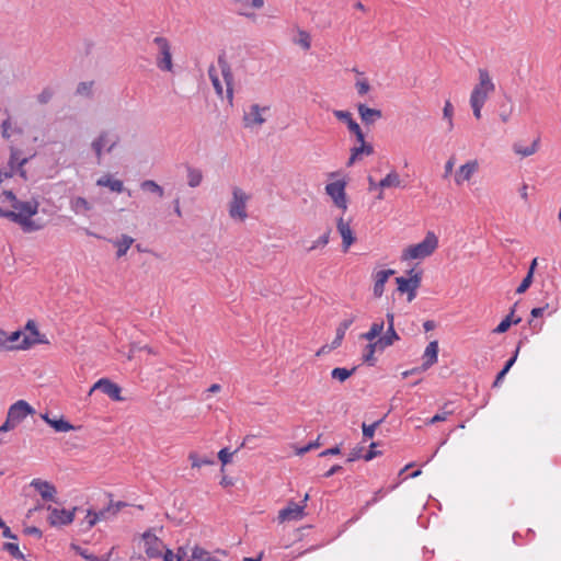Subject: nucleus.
<instances>
[{
    "instance_id": "69168bd1",
    "label": "nucleus",
    "mask_w": 561,
    "mask_h": 561,
    "mask_svg": "<svg viewBox=\"0 0 561 561\" xmlns=\"http://www.w3.org/2000/svg\"><path fill=\"white\" fill-rule=\"evenodd\" d=\"M236 451L231 453L229 451L228 448H222L219 453H218V458L219 460L222 462V465H227L228 462H230L231 460V457L232 455L234 454Z\"/></svg>"
},
{
    "instance_id": "bb28decb",
    "label": "nucleus",
    "mask_w": 561,
    "mask_h": 561,
    "mask_svg": "<svg viewBox=\"0 0 561 561\" xmlns=\"http://www.w3.org/2000/svg\"><path fill=\"white\" fill-rule=\"evenodd\" d=\"M333 115L340 122L347 125L350 133L358 130V123L353 118L352 113L348 111L334 110Z\"/></svg>"
},
{
    "instance_id": "052dcab7",
    "label": "nucleus",
    "mask_w": 561,
    "mask_h": 561,
    "mask_svg": "<svg viewBox=\"0 0 561 561\" xmlns=\"http://www.w3.org/2000/svg\"><path fill=\"white\" fill-rule=\"evenodd\" d=\"M319 439H320V436L314 442H311V443H309L308 445H306L304 447L296 448V454L297 455H305L306 453L320 447L321 444H320Z\"/></svg>"
},
{
    "instance_id": "cd10ccee",
    "label": "nucleus",
    "mask_w": 561,
    "mask_h": 561,
    "mask_svg": "<svg viewBox=\"0 0 561 561\" xmlns=\"http://www.w3.org/2000/svg\"><path fill=\"white\" fill-rule=\"evenodd\" d=\"M70 208L77 215H85L92 209V205L84 197L77 196L71 198Z\"/></svg>"
},
{
    "instance_id": "603ef678",
    "label": "nucleus",
    "mask_w": 561,
    "mask_h": 561,
    "mask_svg": "<svg viewBox=\"0 0 561 561\" xmlns=\"http://www.w3.org/2000/svg\"><path fill=\"white\" fill-rule=\"evenodd\" d=\"M488 98H489L488 94L480 92L479 90H472V92L470 94V103H478V104L484 105Z\"/></svg>"
},
{
    "instance_id": "473e14b6",
    "label": "nucleus",
    "mask_w": 561,
    "mask_h": 561,
    "mask_svg": "<svg viewBox=\"0 0 561 561\" xmlns=\"http://www.w3.org/2000/svg\"><path fill=\"white\" fill-rule=\"evenodd\" d=\"M43 419L46 423H48L56 432L65 433L73 430V426L66 420H51L48 417V414H44Z\"/></svg>"
},
{
    "instance_id": "f704fd0d",
    "label": "nucleus",
    "mask_w": 561,
    "mask_h": 561,
    "mask_svg": "<svg viewBox=\"0 0 561 561\" xmlns=\"http://www.w3.org/2000/svg\"><path fill=\"white\" fill-rule=\"evenodd\" d=\"M401 185V180L399 174L396 171L390 172L386 178H383L379 183L378 187L388 188V187H398Z\"/></svg>"
},
{
    "instance_id": "e2e57ef3",
    "label": "nucleus",
    "mask_w": 561,
    "mask_h": 561,
    "mask_svg": "<svg viewBox=\"0 0 561 561\" xmlns=\"http://www.w3.org/2000/svg\"><path fill=\"white\" fill-rule=\"evenodd\" d=\"M113 507H114L113 506V502H111L107 507H105V508H103V510H101L99 512H95V515L99 517V520L107 519L111 516H113L112 515Z\"/></svg>"
},
{
    "instance_id": "aec40b11",
    "label": "nucleus",
    "mask_w": 561,
    "mask_h": 561,
    "mask_svg": "<svg viewBox=\"0 0 561 561\" xmlns=\"http://www.w3.org/2000/svg\"><path fill=\"white\" fill-rule=\"evenodd\" d=\"M374 153V147L371 144H360L351 149V156L347 161V167L353 165L356 161L360 160L363 154L371 156Z\"/></svg>"
},
{
    "instance_id": "4468645a",
    "label": "nucleus",
    "mask_w": 561,
    "mask_h": 561,
    "mask_svg": "<svg viewBox=\"0 0 561 561\" xmlns=\"http://www.w3.org/2000/svg\"><path fill=\"white\" fill-rule=\"evenodd\" d=\"M145 543V552L149 558H158L161 556L162 541L153 534L145 533L142 535Z\"/></svg>"
},
{
    "instance_id": "6e6552de",
    "label": "nucleus",
    "mask_w": 561,
    "mask_h": 561,
    "mask_svg": "<svg viewBox=\"0 0 561 561\" xmlns=\"http://www.w3.org/2000/svg\"><path fill=\"white\" fill-rule=\"evenodd\" d=\"M345 186V181H335L325 186V192L333 199L334 205L343 210L347 208Z\"/></svg>"
},
{
    "instance_id": "f257e3e1",
    "label": "nucleus",
    "mask_w": 561,
    "mask_h": 561,
    "mask_svg": "<svg viewBox=\"0 0 561 561\" xmlns=\"http://www.w3.org/2000/svg\"><path fill=\"white\" fill-rule=\"evenodd\" d=\"M39 203L35 199L31 201H15L12 204V208L16 210L22 218V230L24 232H32L42 229L41 225H37L32 217L37 214Z\"/></svg>"
},
{
    "instance_id": "680f3d73",
    "label": "nucleus",
    "mask_w": 561,
    "mask_h": 561,
    "mask_svg": "<svg viewBox=\"0 0 561 561\" xmlns=\"http://www.w3.org/2000/svg\"><path fill=\"white\" fill-rule=\"evenodd\" d=\"M24 337V332L23 331H15V332H12L10 335H7V342L8 344H13V343H21L22 339Z\"/></svg>"
},
{
    "instance_id": "3c124183",
    "label": "nucleus",
    "mask_w": 561,
    "mask_h": 561,
    "mask_svg": "<svg viewBox=\"0 0 561 561\" xmlns=\"http://www.w3.org/2000/svg\"><path fill=\"white\" fill-rule=\"evenodd\" d=\"M71 549L88 561H100L98 556L90 553L87 549H83L80 546L71 545Z\"/></svg>"
},
{
    "instance_id": "20e7f679",
    "label": "nucleus",
    "mask_w": 561,
    "mask_h": 561,
    "mask_svg": "<svg viewBox=\"0 0 561 561\" xmlns=\"http://www.w3.org/2000/svg\"><path fill=\"white\" fill-rule=\"evenodd\" d=\"M153 44L158 48V55L156 59L157 67L162 71H172V54L168 38L163 36H157L153 38Z\"/></svg>"
},
{
    "instance_id": "b1692460",
    "label": "nucleus",
    "mask_w": 561,
    "mask_h": 561,
    "mask_svg": "<svg viewBox=\"0 0 561 561\" xmlns=\"http://www.w3.org/2000/svg\"><path fill=\"white\" fill-rule=\"evenodd\" d=\"M98 186L108 187L112 192L122 193L125 187L121 180L114 179L111 174H104L96 181Z\"/></svg>"
},
{
    "instance_id": "7c9ffc66",
    "label": "nucleus",
    "mask_w": 561,
    "mask_h": 561,
    "mask_svg": "<svg viewBox=\"0 0 561 561\" xmlns=\"http://www.w3.org/2000/svg\"><path fill=\"white\" fill-rule=\"evenodd\" d=\"M400 340V336L396 332L394 328L389 325L386 333L379 337L378 343L380 344V351L388 346H391L396 341Z\"/></svg>"
},
{
    "instance_id": "774afa93",
    "label": "nucleus",
    "mask_w": 561,
    "mask_h": 561,
    "mask_svg": "<svg viewBox=\"0 0 561 561\" xmlns=\"http://www.w3.org/2000/svg\"><path fill=\"white\" fill-rule=\"evenodd\" d=\"M100 561H123V558L118 557L114 552V548L110 550V552L105 557H99Z\"/></svg>"
},
{
    "instance_id": "f8f14e48",
    "label": "nucleus",
    "mask_w": 561,
    "mask_h": 561,
    "mask_svg": "<svg viewBox=\"0 0 561 561\" xmlns=\"http://www.w3.org/2000/svg\"><path fill=\"white\" fill-rule=\"evenodd\" d=\"M218 66H219L221 76H222L226 87H227V89H226L227 99L231 103L232 99H233V88H232L233 73H232L230 65L228 64V61L226 60L224 55H220L218 57Z\"/></svg>"
},
{
    "instance_id": "1a4fd4ad",
    "label": "nucleus",
    "mask_w": 561,
    "mask_h": 561,
    "mask_svg": "<svg viewBox=\"0 0 561 561\" xmlns=\"http://www.w3.org/2000/svg\"><path fill=\"white\" fill-rule=\"evenodd\" d=\"M95 390L102 391L114 401H123V398L121 397V387L107 378L99 379L90 389L89 394H92Z\"/></svg>"
},
{
    "instance_id": "5701e85b",
    "label": "nucleus",
    "mask_w": 561,
    "mask_h": 561,
    "mask_svg": "<svg viewBox=\"0 0 561 561\" xmlns=\"http://www.w3.org/2000/svg\"><path fill=\"white\" fill-rule=\"evenodd\" d=\"M394 274L393 270H382L376 273L375 275V284H374V295L375 297H381L385 290V284L388 278Z\"/></svg>"
},
{
    "instance_id": "79ce46f5",
    "label": "nucleus",
    "mask_w": 561,
    "mask_h": 561,
    "mask_svg": "<svg viewBox=\"0 0 561 561\" xmlns=\"http://www.w3.org/2000/svg\"><path fill=\"white\" fill-rule=\"evenodd\" d=\"M208 76H209V79L213 83V87L217 93L218 96L222 98L224 95V88H222V84L218 78V75H217V71L215 69L214 66H210L209 69H208Z\"/></svg>"
},
{
    "instance_id": "393cba45",
    "label": "nucleus",
    "mask_w": 561,
    "mask_h": 561,
    "mask_svg": "<svg viewBox=\"0 0 561 561\" xmlns=\"http://www.w3.org/2000/svg\"><path fill=\"white\" fill-rule=\"evenodd\" d=\"M397 284H398V290L400 293H407L409 291L412 287L414 288H419L420 285H421V273H415L414 275H412L410 278H404V277H397L396 279Z\"/></svg>"
},
{
    "instance_id": "ddd939ff",
    "label": "nucleus",
    "mask_w": 561,
    "mask_h": 561,
    "mask_svg": "<svg viewBox=\"0 0 561 561\" xmlns=\"http://www.w3.org/2000/svg\"><path fill=\"white\" fill-rule=\"evenodd\" d=\"M268 111V107H261L259 104H252L249 112L244 113L243 122L245 127L261 126L265 123L262 112Z\"/></svg>"
},
{
    "instance_id": "ea45409f",
    "label": "nucleus",
    "mask_w": 561,
    "mask_h": 561,
    "mask_svg": "<svg viewBox=\"0 0 561 561\" xmlns=\"http://www.w3.org/2000/svg\"><path fill=\"white\" fill-rule=\"evenodd\" d=\"M538 146H539V139H536V140L533 141L531 145H529L527 147H522V146H518V145H514V151L517 154H520L523 157H529V156L534 154L538 150Z\"/></svg>"
},
{
    "instance_id": "2f4dec72",
    "label": "nucleus",
    "mask_w": 561,
    "mask_h": 561,
    "mask_svg": "<svg viewBox=\"0 0 561 561\" xmlns=\"http://www.w3.org/2000/svg\"><path fill=\"white\" fill-rule=\"evenodd\" d=\"M520 343H522V341L519 342V345L516 347L514 355L506 362V364L504 365L502 370L496 375L495 380L493 382V387H499L501 385L502 380L504 379L506 374L510 371L511 367L516 362V358H517V355H518V352L520 348Z\"/></svg>"
},
{
    "instance_id": "a211bd4d",
    "label": "nucleus",
    "mask_w": 561,
    "mask_h": 561,
    "mask_svg": "<svg viewBox=\"0 0 561 561\" xmlns=\"http://www.w3.org/2000/svg\"><path fill=\"white\" fill-rule=\"evenodd\" d=\"M479 83L474 85L473 90H479L488 95L495 91V84L493 83L489 71L486 69H479Z\"/></svg>"
},
{
    "instance_id": "423d86ee",
    "label": "nucleus",
    "mask_w": 561,
    "mask_h": 561,
    "mask_svg": "<svg viewBox=\"0 0 561 561\" xmlns=\"http://www.w3.org/2000/svg\"><path fill=\"white\" fill-rule=\"evenodd\" d=\"M48 340L42 335L34 320H28L25 324L24 337L21 343L16 344L18 350H28L35 344H47Z\"/></svg>"
},
{
    "instance_id": "412c9836",
    "label": "nucleus",
    "mask_w": 561,
    "mask_h": 561,
    "mask_svg": "<svg viewBox=\"0 0 561 561\" xmlns=\"http://www.w3.org/2000/svg\"><path fill=\"white\" fill-rule=\"evenodd\" d=\"M337 230L342 237V243H343L344 251H347L348 248L355 241L353 231H352L348 222H345L343 218H340L337 220Z\"/></svg>"
},
{
    "instance_id": "0e129e2a",
    "label": "nucleus",
    "mask_w": 561,
    "mask_h": 561,
    "mask_svg": "<svg viewBox=\"0 0 561 561\" xmlns=\"http://www.w3.org/2000/svg\"><path fill=\"white\" fill-rule=\"evenodd\" d=\"M355 87L359 95H364L370 90V85L367 80H358Z\"/></svg>"
},
{
    "instance_id": "bf43d9fd",
    "label": "nucleus",
    "mask_w": 561,
    "mask_h": 561,
    "mask_svg": "<svg viewBox=\"0 0 561 561\" xmlns=\"http://www.w3.org/2000/svg\"><path fill=\"white\" fill-rule=\"evenodd\" d=\"M12 350H18L16 344H8L7 333L3 330H0V352L1 351H12Z\"/></svg>"
},
{
    "instance_id": "c03bdc74",
    "label": "nucleus",
    "mask_w": 561,
    "mask_h": 561,
    "mask_svg": "<svg viewBox=\"0 0 561 561\" xmlns=\"http://www.w3.org/2000/svg\"><path fill=\"white\" fill-rule=\"evenodd\" d=\"M454 106L449 100L445 102L444 108H443V117L447 119L448 123V130L450 131L454 128Z\"/></svg>"
},
{
    "instance_id": "58836bf2",
    "label": "nucleus",
    "mask_w": 561,
    "mask_h": 561,
    "mask_svg": "<svg viewBox=\"0 0 561 561\" xmlns=\"http://www.w3.org/2000/svg\"><path fill=\"white\" fill-rule=\"evenodd\" d=\"M377 350H380V344L378 343V341L367 344L365 347V353L363 355L364 362L368 363L370 366H374L376 363L375 352Z\"/></svg>"
},
{
    "instance_id": "4c0bfd02",
    "label": "nucleus",
    "mask_w": 561,
    "mask_h": 561,
    "mask_svg": "<svg viewBox=\"0 0 561 561\" xmlns=\"http://www.w3.org/2000/svg\"><path fill=\"white\" fill-rule=\"evenodd\" d=\"M558 309V306L556 304H549L547 302L545 306L534 308L530 312L533 318H541L545 314L551 316Z\"/></svg>"
},
{
    "instance_id": "dca6fc26",
    "label": "nucleus",
    "mask_w": 561,
    "mask_h": 561,
    "mask_svg": "<svg viewBox=\"0 0 561 561\" xmlns=\"http://www.w3.org/2000/svg\"><path fill=\"white\" fill-rule=\"evenodd\" d=\"M479 164L477 160H471L462 164L455 174V182L461 185L465 181H469L471 176L478 171Z\"/></svg>"
},
{
    "instance_id": "338daca9",
    "label": "nucleus",
    "mask_w": 561,
    "mask_h": 561,
    "mask_svg": "<svg viewBox=\"0 0 561 561\" xmlns=\"http://www.w3.org/2000/svg\"><path fill=\"white\" fill-rule=\"evenodd\" d=\"M376 446L377 444L376 443H371L370 446H369V450L367 451V454H365L363 456V458L366 460V461H370L371 459H374L375 457L381 455V453L379 450H376Z\"/></svg>"
},
{
    "instance_id": "a878e982",
    "label": "nucleus",
    "mask_w": 561,
    "mask_h": 561,
    "mask_svg": "<svg viewBox=\"0 0 561 561\" xmlns=\"http://www.w3.org/2000/svg\"><path fill=\"white\" fill-rule=\"evenodd\" d=\"M355 319H356L355 316H351V317L344 319L339 324V327L336 329L335 339L332 341L330 348H336L341 345V343L345 336L346 330L354 323Z\"/></svg>"
},
{
    "instance_id": "13d9d810",
    "label": "nucleus",
    "mask_w": 561,
    "mask_h": 561,
    "mask_svg": "<svg viewBox=\"0 0 561 561\" xmlns=\"http://www.w3.org/2000/svg\"><path fill=\"white\" fill-rule=\"evenodd\" d=\"M93 82H80L77 87V94L91 95Z\"/></svg>"
},
{
    "instance_id": "0eeeda50",
    "label": "nucleus",
    "mask_w": 561,
    "mask_h": 561,
    "mask_svg": "<svg viewBox=\"0 0 561 561\" xmlns=\"http://www.w3.org/2000/svg\"><path fill=\"white\" fill-rule=\"evenodd\" d=\"M46 510L50 512L48 523L50 526H66L73 522L77 507L72 510L57 508L51 505L46 506Z\"/></svg>"
},
{
    "instance_id": "37998d69",
    "label": "nucleus",
    "mask_w": 561,
    "mask_h": 561,
    "mask_svg": "<svg viewBox=\"0 0 561 561\" xmlns=\"http://www.w3.org/2000/svg\"><path fill=\"white\" fill-rule=\"evenodd\" d=\"M188 459L192 461L193 468H199L206 465H214L215 460L208 457H199L196 453H191Z\"/></svg>"
},
{
    "instance_id": "09e8293b",
    "label": "nucleus",
    "mask_w": 561,
    "mask_h": 561,
    "mask_svg": "<svg viewBox=\"0 0 561 561\" xmlns=\"http://www.w3.org/2000/svg\"><path fill=\"white\" fill-rule=\"evenodd\" d=\"M3 550L8 551L15 559H24V554L20 551L19 546L13 542H5Z\"/></svg>"
},
{
    "instance_id": "c85d7f7f",
    "label": "nucleus",
    "mask_w": 561,
    "mask_h": 561,
    "mask_svg": "<svg viewBox=\"0 0 561 561\" xmlns=\"http://www.w3.org/2000/svg\"><path fill=\"white\" fill-rule=\"evenodd\" d=\"M112 242L117 248V257H122L127 253L135 240L130 236L122 234L121 238L113 240Z\"/></svg>"
},
{
    "instance_id": "de8ad7c7",
    "label": "nucleus",
    "mask_w": 561,
    "mask_h": 561,
    "mask_svg": "<svg viewBox=\"0 0 561 561\" xmlns=\"http://www.w3.org/2000/svg\"><path fill=\"white\" fill-rule=\"evenodd\" d=\"M186 556V552L183 548H179L178 552L174 554L170 549H167L163 560L164 561H182L183 558Z\"/></svg>"
},
{
    "instance_id": "9b49d317",
    "label": "nucleus",
    "mask_w": 561,
    "mask_h": 561,
    "mask_svg": "<svg viewBox=\"0 0 561 561\" xmlns=\"http://www.w3.org/2000/svg\"><path fill=\"white\" fill-rule=\"evenodd\" d=\"M30 485L41 494L44 501L57 502V489L53 483L36 478L31 481Z\"/></svg>"
},
{
    "instance_id": "39448f33",
    "label": "nucleus",
    "mask_w": 561,
    "mask_h": 561,
    "mask_svg": "<svg viewBox=\"0 0 561 561\" xmlns=\"http://www.w3.org/2000/svg\"><path fill=\"white\" fill-rule=\"evenodd\" d=\"M249 195L238 186L232 188V199L229 203V215L231 218H239L241 220L247 218V203Z\"/></svg>"
},
{
    "instance_id": "f3484780",
    "label": "nucleus",
    "mask_w": 561,
    "mask_h": 561,
    "mask_svg": "<svg viewBox=\"0 0 561 561\" xmlns=\"http://www.w3.org/2000/svg\"><path fill=\"white\" fill-rule=\"evenodd\" d=\"M357 111L365 125H373L382 117V112L380 110L370 108L363 103L357 104Z\"/></svg>"
},
{
    "instance_id": "6ab92c4d",
    "label": "nucleus",
    "mask_w": 561,
    "mask_h": 561,
    "mask_svg": "<svg viewBox=\"0 0 561 561\" xmlns=\"http://www.w3.org/2000/svg\"><path fill=\"white\" fill-rule=\"evenodd\" d=\"M437 355H438V342L432 341L426 346L424 354H423V364L421 366L422 370L428 369L431 366H433L437 362Z\"/></svg>"
},
{
    "instance_id": "7ed1b4c3",
    "label": "nucleus",
    "mask_w": 561,
    "mask_h": 561,
    "mask_svg": "<svg viewBox=\"0 0 561 561\" xmlns=\"http://www.w3.org/2000/svg\"><path fill=\"white\" fill-rule=\"evenodd\" d=\"M119 136L111 130H102L99 136L91 142V148L95 153L96 160L100 163L104 151L110 153L118 145Z\"/></svg>"
},
{
    "instance_id": "72a5a7b5",
    "label": "nucleus",
    "mask_w": 561,
    "mask_h": 561,
    "mask_svg": "<svg viewBox=\"0 0 561 561\" xmlns=\"http://www.w3.org/2000/svg\"><path fill=\"white\" fill-rule=\"evenodd\" d=\"M140 188L144 191V192H149V193H152V194H156L158 197H163L164 195V190L161 185H159L156 181L153 180H145L140 183Z\"/></svg>"
},
{
    "instance_id": "6e6d98bb",
    "label": "nucleus",
    "mask_w": 561,
    "mask_h": 561,
    "mask_svg": "<svg viewBox=\"0 0 561 561\" xmlns=\"http://www.w3.org/2000/svg\"><path fill=\"white\" fill-rule=\"evenodd\" d=\"M533 272L531 271H528L527 275L525 276V278L522 280L520 285L517 287L516 289V293L517 294H523L525 293L531 285L533 283Z\"/></svg>"
},
{
    "instance_id": "4be33fe9",
    "label": "nucleus",
    "mask_w": 561,
    "mask_h": 561,
    "mask_svg": "<svg viewBox=\"0 0 561 561\" xmlns=\"http://www.w3.org/2000/svg\"><path fill=\"white\" fill-rule=\"evenodd\" d=\"M20 150L12 148L11 154H10V161L9 165L12 169V171H16L22 178H26V172L23 169V165L27 163V158H20Z\"/></svg>"
},
{
    "instance_id": "4d7b16f0",
    "label": "nucleus",
    "mask_w": 561,
    "mask_h": 561,
    "mask_svg": "<svg viewBox=\"0 0 561 561\" xmlns=\"http://www.w3.org/2000/svg\"><path fill=\"white\" fill-rule=\"evenodd\" d=\"M382 489L376 491L373 499L366 502V504L360 508L359 513L364 514L371 505L376 504L382 497Z\"/></svg>"
},
{
    "instance_id": "f03ea898",
    "label": "nucleus",
    "mask_w": 561,
    "mask_h": 561,
    "mask_svg": "<svg viewBox=\"0 0 561 561\" xmlns=\"http://www.w3.org/2000/svg\"><path fill=\"white\" fill-rule=\"evenodd\" d=\"M438 247V238L433 231H428L423 241L409 247L403 255V260H417L430 256Z\"/></svg>"
},
{
    "instance_id": "8fccbe9b",
    "label": "nucleus",
    "mask_w": 561,
    "mask_h": 561,
    "mask_svg": "<svg viewBox=\"0 0 561 561\" xmlns=\"http://www.w3.org/2000/svg\"><path fill=\"white\" fill-rule=\"evenodd\" d=\"M210 557V553L205 549L195 547L192 551V559L190 561H205Z\"/></svg>"
},
{
    "instance_id": "2eb2a0df",
    "label": "nucleus",
    "mask_w": 561,
    "mask_h": 561,
    "mask_svg": "<svg viewBox=\"0 0 561 561\" xmlns=\"http://www.w3.org/2000/svg\"><path fill=\"white\" fill-rule=\"evenodd\" d=\"M305 515V505L290 502L285 508L278 513V519L285 520H300Z\"/></svg>"
},
{
    "instance_id": "e433bc0d",
    "label": "nucleus",
    "mask_w": 561,
    "mask_h": 561,
    "mask_svg": "<svg viewBox=\"0 0 561 561\" xmlns=\"http://www.w3.org/2000/svg\"><path fill=\"white\" fill-rule=\"evenodd\" d=\"M203 180V173L199 169L188 167L187 168V184L190 187H197L201 185Z\"/></svg>"
},
{
    "instance_id": "9d476101",
    "label": "nucleus",
    "mask_w": 561,
    "mask_h": 561,
    "mask_svg": "<svg viewBox=\"0 0 561 561\" xmlns=\"http://www.w3.org/2000/svg\"><path fill=\"white\" fill-rule=\"evenodd\" d=\"M32 413H34L33 408L26 401L19 400L9 408L7 416L10 419V422L18 425Z\"/></svg>"
},
{
    "instance_id": "c756f323",
    "label": "nucleus",
    "mask_w": 561,
    "mask_h": 561,
    "mask_svg": "<svg viewBox=\"0 0 561 561\" xmlns=\"http://www.w3.org/2000/svg\"><path fill=\"white\" fill-rule=\"evenodd\" d=\"M515 307L516 305L512 308L511 312L494 329L495 333H504L510 329L512 324H518L522 321L520 317H514Z\"/></svg>"
},
{
    "instance_id": "5fc2aeb1",
    "label": "nucleus",
    "mask_w": 561,
    "mask_h": 561,
    "mask_svg": "<svg viewBox=\"0 0 561 561\" xmlns=\"http://www.w3.org/2000/svg\"><path fill=\"white\" fill-rule=\"evenodd\" d=\"M54 96V91L51 88H44L42 92L37 95V101L39 104H47Z\"/></svg>"
},
{
    "instance_id": "a19ab883",
    "label": "nucleus",
    "mask_w": 561,
    "mask_h": 561,
    "mask_svg": "<svg viewBox=\"0 0 561 561\" xmlns=\"http://www.w3.org/2000/svg\"><path fill=\"white\" fill-rule=\"evenodd\" d=\"M355 370H356V367H353L352 369L336 367L331 371V377L333 379L339 380L340 382H343L347 378H350L354 374Z\"/></svg>"
},
{
    "instance_id": "c9c22d12",
    "label": "nucleus",
    "mask_w": 561,
    "mask_h": 561,
    "mask_svg": "<svg viewBox=\"0 0 561 561\" xmlns=\"http://www.w3.org/2000/svg\"><path fill=\"white\" fill-rule=\"evenodd\" d=\"M383 327H385L383 321L373 323L369 331H367L366 333H363L360 335V339L373 343L374 340L381 334Z\"/></svg>"
},
{
    "instance_id": "864d4df0",
    "label": "nucleus",
    "mask_w": 561,
    "mask_h": 561,
    "mask_svg": "<svg viewBox=\"0 0 561 561\" xmlns=\"http://www.w3.org/2000/svg\"><path fill=\"white\" fill-rule=\"evenodd\" d=\"M330 230L325 231L318 240H316L311 247L308 248V252L316 250L319 247H325L329 243Z\"/></svg>"
},
{
    "instance_id": "49530a36",
    "label": "nucleus",
    "mask_w": 561,
    "mask_h": 561,
    "mask_svg": "<svg viewBox=\"0 0 561 561\" xmlns=\"http://www.w3.org/2000/svg\"><path fill=\"white\" fill-rule=\"evenodd\" d=\"M0 217L7 218L22 227V218L21 215H19L15 209L14 210H7L0 207Z\"/></svg>"
},
{
    "instance_id": "a18cd8bd",
    "label": "nucleus",
    "mask_w": 561,
    "mask_h": 561,
    "mask_svg": "<svg viewBox=\"0 0 561 561\" xmlns=\"http://www.w3.org/2000/svg\"><path fill=\"white\" fill-rule=\"evenodd\" d=\"M383 422V417L374 422L370 425H367L366 423L362 424L363 435L365 438L369 439L373 438L376 432V428Z\"/></svg>"
}]
</instances>
